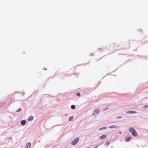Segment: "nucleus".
<instances>
[{
	"label": "nucleus",
	"instance_id": "obj_1",
	"mask_svg": "<svg viewBox=\"0 0 148 148\" xmlns=\"http://www.w3.org/2000/svg\"><path fill=\"white\" fill-rule=\"evenodd\" d=\"M129 130L133 136H137V133L134 128L132 127H130L129 128Z\"/></svg>",
	"mask_w": 148,
	"mask_h": 148
},
{
	"label": "nucleus",
	"instance_id": "obj_2",
	"mask_svg": "<svg viewBox=\"0 0 148 148\" xmlns=\"http://www.w3.org/2000/svg\"><path fill=\"white\" fill-rule=\"evenodd\" d=\"M79 140V138H77L74 139L71 143L72 145H75L76 144Z\"/></svg>",
	"mask_w": 148,
	"mask_h": 148
},
{
	"label": "nucleus",
	"instance_id": "obj_3",
	"mask_svg": "<svg viewBox=\"0 0 148 148\" xmlns=\"http://www.w3.org/2000/svg\"><path fill=\"white\" fill-rule=\"evenodd\" d=\"M99 110L98 109L95 110L93 113V115H95L98 114L99 112Z\"/></svg>",
	"mask_w": 148,
	"mask_h": 148
},
{
	"label": "nucleus",
	"instance_id": "obj_4",
	"mask_svg": "<svg viewBox=\"0 0 148 148\" xmlns=\"http://www.w3.org/2000/svg\"><path fill=\"white\" fill-rule=\"evenodd\" d=\"M136 113V112L133 111H128L126 112V113L128 114H134Z\"/></svg>",
	"mask_w": 148,
	"mask_h": 148
},
{
	"label": "nucleus",
	"instance_id": "obj_5",
	"mask_svg": "<svg viewBox=\"0 0 148 148\" xmlns=\"http://www.w3.org/2000/svg\"><path fill=\"white\" fill-rule=\"evenodd\" d=\"M31 145V143L30 142H29L26 145L25 148H29Z\"/></svg>",
	"mask_w": 148,
	"mask_h": 148
},
{
	"label": "nucleus",
	"instance_id": "obj_6",
	"mask_svg": "<svg viewBox=\"0 0 148 148\" xmlns=\"http://www.w3.org/2000/svg\"><path fill=\"white\" fill-rule=\"evenodd\" d=\"M107 137V135L106 134L103 135L101 136H100V139H104L106 138Z\"/></svg>",
	"mask_w": 148,
	"mask_h": 148
},
{
	"label": "nucleus",
	"instance_id": "obj_7",
	"mask_svg": "<svg viewBox=\"0 0 148 148\" xmlns=\"http://www.w3.org/2000/svg\"><path fill=\"white\" fill-rule=\"evenodd\" d=\"M26 123V121L25 120H23L21 121V123L22 125H24Z\"/></svg>",
	"mask_w": 148,
	"mask_h": 148
},
{
	"label": "nucleus",
	"instance_id": "obj_8",
	"mask_svg": "<svg viewBox=\"0 0 148 148\" xmlns=\"http://www.w3.org/2000/svg\"><path fill=\"white\" fill-rule=\"evenodd\" d=\"M131 139V137H129L127 138H126L125 139V142H129Z\"/></svg>",
	"mask_w": 148,
	"mask_h": 148
},
{
	"label": "nucleus",
	"instance_id": "obj_9",
	"mask_svg": "<svg viewBox=\"0 0 148 148\" xmlns=\"http://www.w3.org/2000/svg\"><path fill=\"white\" fill-rule=\"evenodd\" d=\"M116 126L115 125H111L110 126H109L108 127V128L110 129H112V128H116Z\"/></svg>",
	"mask_w": 148,
	"mask_h": 148
},
{
	"label": "nucleus",
	"instance_id": "obj_10",
	"mask_svg": "<svg viewBox=\"0 0 148 148\" xmlns=\"http://www.w3.org/2000/svg\"><path fill=\"white\" fill-rule=\"evenodd\" d=\"M33 116H30L28 118V120L29 121H31L33 119Z\"/></svg>",
	"mask_w": 148,
	"mask_h": 148
},
{
	"label": "nucleus",
	"instance_id": "obj_11",
	"mask_svg": "<svg viewBox=\"0 0 148 148\" xmlns=\"http://www.w3.org/2000/svg\"><path fill=\"white\" fill-rule=\"evenodd\" d=\"M73 116H71V117H69V120L70 121H71L73 119Z\"/></svg>",
	"mask_w": 148,
	"mask_h": 148
},
{
	"label": "nucleus",
	"instance_id": "obj_12",
	"mask_svg": "<svg viewBox=\"0 0 148 148\" xmlns=\"http://www.w3.org/2000/svg\"><path fill=\"white\" fill-rule=\"evenodd\" d=\"M106 128H107V127H102V128H100L99 129V130H102L106 129Z\"/></svg>",
	"mask_w": 148,
	"mask_h": 148
},
{
	"label": "nucleus",
	"instance_id": "obj_13",
	"mask_svg": "<svg viewBox=\"0 0 148 148\" xmlns=\"http://www.w3.org/2000/svg\"><path fill=\"white\" fill-rule=\"evenodd\" d=\"M75 106L74 105H72L71 106V108L73 109L75 108Z\"/></svg>",
	"mask_w": 148,
	"mask_h": 148
},
{
	"label": "nucleus",
	"instance_id": "obj_14",
	"mask_svg": "<svg viewBox=\"0 0 148 148\" xmlns=\"http://www.w3.org/2000/svg\"><path fill=\"white\" fill-rule=\"evenodd\" d=\"M110 144V143L108 142H106L105 144V145H106V146H108V145H109Z\"/></svg>",
	"mask_w": 148,
	"mask_h": 148
},
{
	"label": "nucleus",
	"instance_id": "obj_15",
	"mask_svg": "<svg viewBox=\"0 0 148 148\" xmlns=\"http://www.w3.org/2000/svg\"><path fill=\"white\" fill-rule=\"evenodd\" d=\"M21 110V109L20 108H19L18 109V110H16V112H18L20 111Z\"/></svg>",
	"mask_w": 148,
	"mask_h": 148
},
{
	"label": "nucleus",
	"instance_id": "obj_16",
	"mask_svg": "<svg viewBox=\"0 0 148 148\" xmlns=\"http://www.w3.org/2000/svg\"><path fill=\"white\" fill-rule=\"evenodd\" d=\"M76 95L78 96H80V93H77Z\"/></svg>",
	"mask_w": 148,
	"mask_h": 148
},
{
	"label": "nucleus",
	"instance_id": "obj_17",
	"mask_svg": "<svg viewBox=\"0 0 148 148\" xmlns=\"http://www.w3.org/2000/svg\"><path fill=\"white\" fill-rule=\"evenodd\" d=\"M148 107V106L147 105H145L144 106V108H147Z\"/></svg>",
	"mask_w": 148,
	"mask_h": 148
},
{
	"label": "nucleus",
	"instance_id": "obj_18",
	"mask_svg": "<svg viewBox=\"0 0 148 148\" xmlns=\"http://www.w3.org/2000/svg\"><path fill=\"white\" fill-rule=\"evenodd\" d=\"M117 117H118V118H121L122 117L121 116H118Z\"/></svg>",
	"mask_w": 148,
	"mask_h": 148
},
{
	"label": "nucleus",
	"instance_id": "obj_19",
	"mask_svg": "<svg viewBox=\"0 0 148 148\" xmlns=\"http://www.w3.org/2000/svg\"><path fill=\"white\" fill-rule=\"evenodd\" d=\"M119 133L120 134H121V131H120L119 132Z\"/></svg>",
	"mask_w": 148,
	"mask_h": 148
}]
</instances>
